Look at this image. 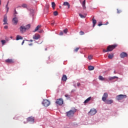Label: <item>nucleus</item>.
I'll use <instances>...</instances> for the list:
<instances>
[{"label":"nucleus","mask_w":128,"mask_h":128,"mask_svg":"<svg viewBox=\"0 0 128 128\" xmlns=\"http://www.w3.org/2000/svg\"><path fill=\"white\" fill-rule=\"evenodd\" d=\"M24 44V40L22 41V44Z\"/></svg>","instance_id":"nucleus-45"},{"label":"nucleus","mask_w":128,"mask_h":128,"mask_svg":"<svg viewBox=\"0 0 128 128\" xmlns=\"http://www.w3.org/2000/svg\"><path fill=\"white\" fill-rule=\"evenodd\" d=\"M102 23H100V24H98V26H102Z\"/></svg>","instance_id":"nucleus-43"},{"label":"nucleus","mask_w":128,"mask_h":128,"mask_svg":"<svg viewBox=\"0 0 128 128\" xmlns=\"http://www.w3.org/2000/svg\"><path fill=\"white\" fill-rule=\"evenodd\" d=\"M3 22H4L3 24H8V16L6 14H5L4 16Z\"/></svg>","instance_id":"nucleus-12"},{"label":"nucleus","mask_w":128,"mask_h":128,"mask_svg":"<svg viewBox=\"0 0 128 128\" xmlns=\"http://www.w3.org/2000/svg\"><path fill=\"white\" fill-rule=\"evenodd\" d=\"M90 100H92V97L88 98L86 100H85L84 104H88V102Z\"/></svg>","instance_id":"nucleus-24"},{"label":"nucleus","mask_w":128,"mask_h":128,"mask_svg":"<svg viewBox=\"0 0 128 128\" xmlns=\"http://www.w3.org/2000/svg\"><path fill=\"white\" fill-rule=\"evenodd\" d=\"M126 56H128V54L126 52H122L120 54V58H124Z\"/></svg>","instance_id":"nucleus-11"},{"label":"nucleus","mask_w":128,"mask_h":128,"mask_svg":"<svg viewBox=\"0 0 128 128\" xmlns=\"http://www.w3.org/2000/svg\"><path fill=\"white\" fill-rule=\"evenodd\" d=\"M66 80H68V77H66V75L64 74L62 76V82H66Z\"/></svg>","instance_id":"nucleus-18"},{"label":"nucleus","mask_w":128,"mask_h":128,"mask_svg":"<svg viewBox=\"0 0 128 128\" xmlns=\"http://www.w3.org/2000/svg\"><path fill=\"white\" fill-rule=\"evenodd\" d=\"M60 8H62V6H60Z\"/></svg>","instance_id":"nucleus-53"},{"label":"nucleus","mask_w":128,"mask_h":128,"mask_svg":"<svg viewBox=\"0 0 128 128\" xmlns=\"http://www.w3.org/2000/svg\"><path fill=\"white\" fill-rule=\"evenodd\" d=\"M96 114V109L95 108L91 109L88 112V114H89V116H94Z\"/></svg>","instance_id":"nucleus-7"},{"label":"nucleus","mask_w":128,"mask_h":128,"mask_svg":"<svg viewBox=\"0 0 128 128\" xmlns=\"http://www.w3.org/2000/svg\"><path fill=\"white\" fill-rule=\"evenodd\" d=\"M52 6L53 10H54V8H56V3H54V2H52Z\"/></svg>","instance_id":"nucleus-28"},{"label":"nucleus","mask_w":128,"mask_h":128,"mask_svg":"<svg viewBox=\"0 0 128 128\" xmlns=\"http://www.w3.org/2000/svg\"><path fill=\"white\" fill-rule=\"evenodd\" d=\"M56 104L58 106H62L64 104V100L62 98H58L56 100Z\"/></svg>","instance_id":"nucleus-5"},{"label":"nucleus","mask_w":128,"mask_h":128,"mask_svg":"<svg viewBox=\"0 0 128 128\" xmlns=\"http://www.w3.org/2000/svg\"><path fill=\"white\" fill-rule=\"evenodd\" d=\"M117 46V44L108 46L107 48L109 52H112V50H114V48H116Z\"/></svg>","instance_id":"nucleus-3"},{"label":"nucleus","mask_w":128,"mask_h":128,"mask_svg":"<svg viewBox=\"0 0 128 128\" xmlns=\"http://www.w3.org/2000/svg\"><path fill=\"white\" fill-rule=\"evenodd\" d=\"M8 2H10V1H8L7 2V4L6 6V12H8V10H10V8H8Z\"/></svg>","instance_id":"nucleus-25"},{"label":"nucleus","mask_w":128,"mask_h":128,"mask_svg":"<svg viewBox=\"0 0 128 128\" xmlns=\"http://www.w3.org/2000/svg\"><path fill=\"white\" fill-rule=\"evenodd\" d=\"M64 34H68V28H66L65 30H64Z\"/></svg>","instance_id":"nucleus-36"},{"label":"nucleus","mask_w":128,"mask_h":128,"mask_svg":"<svg viewBox=\"0 0 128 128\" xmlns=\"http://www.w3.org/2000/svg\"><path fill=\"white\" fill-rule=\"evenodd\" d=\"M15 10V14H18V12H16V10Z\"/></svg>","instance_id":"nucleus-47"},{"label":"nucleus","mask_w":128,"mask_h":128,"mask_svg":"<svg viewBox=\"0 0 128 128\" xmlns=\"http://www.w3.org/2000/svg\"><path fill=\"white\" fill-rule=\"evenodd\" d=\"M64 34V32H61L60 33V36H62Z\"/></svg>","instance_id":"nucleus-42"},{"label":"nucleus","mask_w":128,"mask_h":128,"mask_svg":"<svg viewBox=\"0 0 128 128\" xmlns=\"http://www.w3.org/2000/svg\"><path fill=\"white\" fill-rule=\"evenodd\" d=\"M114 78H118V77L116 76H110L108 78L109 80H114Z\"/></svg>","instance_id":"nucleus-19"},{"label":"nucleus","mask_w":128,"mask_h":128,"mask_svg":"<svg viewBox=\"0 0 128 128\" xmlns=\"http://www.w3.org/2000/svg\"><path fill=\"white\" fill-rule=\"evenodd\" d=\"M88 70H94V66H88Z\"/></svg>","instance_id":"nucleus-23"},{"label":"nucleus","mask_w":128,"mask_h":128,"mask_svg":"<svg viewBox=\"0 0 128 128\" xmlns=\"http://www.w3.org/2000/svg\"><path fill=\"white\" fill-rule=\"evenodd\" d=\"M29 42H34V40H29Z\"/></svg>","instance_id":"nucleus-46"},{"label":"nucleus","mask_w":128,"mask_h":128,"mask_svg":"<svg viewBox=\"0 0 128 128\" xmlns=\"http://www.w3.org/2000/svg\"><path fill=\"white\" fill-rule=\"evenodd\" d=\"M42 104L46 108H48V106H50V101H48V100H44L43 102H42Z\"/></svg>","instance_id":"nucleus-6"},{"label":"nucleus","mask_w":128,"mask_h":128,"mask_svg":"<svg viewBox=\"0 0 128 128\" xmlns=\"http://www.w3.org/2000/svg\"><path fill=\"white\" fill-rule=\"evenodd\" d=\"M63 6H67L68 8H70V3H68V2H64L63 4Z\"/></svg>","instance_id":"nucleus-17"},{"label":"nucleus","mask_w":128,"mask_h":128,"mask_svg":"<svg viewBox=\"0 0 128 128\" xmlns=\"http://www.w3.org/2000/svg\"><path fill=\"white\" fill-rule=\"evenodd\" d=\"M80 48H76L74 49V52H78Z\"/></svg>","instance_id":"nucleus-31"},{"label":"nucleus","mask_w":128,"mask_h":128,"mask_svg":"<svg viewBox=\"0 0 128 128\" xmlns=\"http://www.w3.org/2000/svg\"><path fill=\"white\" fill-rule=\"evenodd\" d=\"M82 6L83 10H86V0H84L82 2Z\"/></svg>","instance_id":"nucleus-16"},{"label":"nucleus","mask_w":128,"mask_h":128,"mask_svg":"<svg viewBox=\"0 0 128 128\" xmlns=\"http://www.w3.org/2000/svg\"><path fill=\"white\" fill-rule=\"evenodd\" d=\"M48 50V49L46 48V49H45V50Z\"/></svg>","instance_id":"nucleus-54"},{"label":"nucleus","mask_w":128,"mask_h":128,"mask_svg":"<svg viewBox=\"0 0 128 128\" xmlns=\"http://www.w3.org/2000/svg\"><path fill=\"white\" fill-rule=\"evenodd\" d=\"M54 14L55 16H58V12L57 11H54Z\"/></svg>","instance_id":"nucleus-30"},{"label":"nucleus","mask_w":128,"mask_h":128,"mask_svg":"<svg viewBox=\"0 0 128 128\" xmlns=\"http://www.w3.org/2000/svg\"><path fill=\"white\" fill-rule=\"evenodd\" d=\"M92 24H93V28H94V26H96V19H92Z\"/></svg>","instance_id":"nucleus-22"},{"label":"nucleus","mask_w":128,"mask_h":128,"mask_svg":"<svg viewBox=\"0 0 128 128\" xmlns=\"http://www.w3.org/2000/svg\"><path fill=\"white\" fill-rule=\"evenodd\" d=\"M116 98L117 100H122L124 98H126V95L120 94L116 96Z\"/></svg>","instance_id":"nucleus-4"},{"label":"nucleus","mask_w":128,"mask_h":128,"mask_svg":"<svg viewBox=\"0 0 128 128\" xmlns=\"http://www.w3.org/2000/svg\"><path fill=\"white\" fill-rule=\"evenodd\" d=\"M106 24V25L108 24V22H106V24Z\"/></svg>","instance_id":"nucleus-48"},{"label":"nucleus","mask_w":128,"mask_h":128,"mask_svg":"<svg viewBox=\"0 0 128 128\" xmlns=\"http://www.w3.org/2000/svg\"><path fill=\"white\" fill-rule=\"evenodd\" d=\"M1 42L2 44V46H4V44H6V40H2Z\"/></svg>","instance_id":"nucleus-33"},{"label":"nucleus","mask_w":128,"mask_h":128,"mask_svg":"<svg viewBox=\"0 0 128 128\" xmlns=\"http://www.w3.org/2000/svg\"><path fill=\"white\" fill-rule=\"evenodd\" d=\"M98 78H99L100 80H106V78H103V76H98Z\"/></svg>","instance_id":"nucleus-26"},{"label":"nucleus","mask_w":128,"mask_h":128,"mask_svg":"<svg viewBox=\"0 0 128 128\" xmlns=\"http://www.w3.org/2000/svg\"><path fill=\"white\" fill-rule=\"evenodd\" d=\"M76 108H74L68 112H66V116L70 118H72V116H74V114H76Z\"/></svg>","instance_id":"nucleus-2"},{"label":"nucleus","mask_w":128,"mask_h":128,"mask_svg":"<svg viewBox=\"0 0 128 128\" xmlns=\"http://www.w3.org/2000/svg\"><path fill=\"white\" fill-rule=\"evenodd\" d=\"M104 102H105V104H112L114 102V100H106V101H104Z\"/></svg>","instance_id":"nucleus-13"},{"label":"nucleus","mask_w":128,"mask_h":128,"mask_svg":"<svg viewBox=\"0 0 128 128\" xmlns=\"http://www.w3.org/2000/svg\"><path fill=\"white\" fill-rule=\"evenodd\" d=\"M4 28H5V30H8V26H4Z\"/></svg>","instance_id":"nucleus-40"},{"label":"nucleus","mask_w":128,"mask_h":128,"mask_svg":"<svg viewBox=\"0 0 128 128\" xmlns=\"http://www.w3.org/2000/svg\"><path fill=\"white\" fill-rule=\"evenodd\" d=\"M48 60H50V57H48Z\"/></svg>","instance_id":"nucleus-58"},{"label":"nucleus","mask_w":128,"mask_h":128,"mask_svg":"<svg viewBox=\"0 0 128 128\" xmlns=\"http://www.w3.org/2000/svg\"><path fill=\"white\" fill-rule=\"evenodd\" d=\"M108 94L107 92H105L103 96L102 97V100L103 102H106V98H108Z\"/></svg>","instance_id":"nucleus-8"},{"label":"nucleus","mask_w":128,"mask_h":128,"mask_svg":"<svg viewBox=\"0 0 128 128\" xmlns=\"http://www.w3.org/2000/svg\"><path fill=\"white\" fill-rule=\"evenodd\" d=\"M24 124H26V122H24Z\"/></svg>","instance_id":"nucleus-57"},{"label":"nucleus","mask_w":128,"mask_h":128,"mask_svg":"<svg viewBox=\"0 0 128 128\" xmlns=\"http://www.w3.org/2000/svg\"><path fill=\"white\" fill-rule=\"evenodd\" d=\"M27 122H34V117L33 116H30L28 118H27Z\"/></svg>","instance_id":"nucleus-10"},{"label":"nucleus","mask_w":128,"mask_h":128,"mask_svg":"<svg viewBox=\"0 0 128 128\" xmlns=\"http://www.w3.org/2000/svg\"><path fill=\"white\" fill-rule=\"evenodd\" d=\"M77 86H80V83L78 82V83L77 84Z\"/></svg>","instance_id":"nucleus-44"},{"label":"nucleus","mask_w":128,"mask_h":128,"mask_svg":"<svg viewBox=\"0 0 128 128\" xmlns=\"http://www.w3.org/2000/svg\"><path fill=\"white\" fill-rule=\"evenodd\" d=\"M114 73H115V74H116V70H114Z\"/></svg>","instance_id":"nucleus-56"},{"label":"nucleus","mask_w":128,"mask_h":128,"mask_svg":"<svg viewBox=\"0 0 128 128\" xmlns=\"http://www.w3.org/2000/svg\"><path fill=\"white\" fill-rule=\"evenodd\" d=\"M74 92V90H72L71 92Z\"/></svg>","instance_id":"nucleus-55"},{"label":"nucleus","mask_w":128,"mask_h":128,"mask_svg":"<svg viewBox=\"0 0 128 128\" xmlns=\"http://www.w3.org/2000/svg\"><path fill=\"white\" fill-rule=\"evenodd\" d=\"M5 62L8 64H14V62L12 59H7L5 60Z\"/></svg>","instance_id":"nucleus-15"},{"label":"nucleus","mask_w":128,"mask_h":128,"mask_svg":"<svg viewBox=\"0 0 128 128\" xmlns=\"http://www.w3.org/2000/svg\"><path fill=\"white\" fill-rule=\"evenodd\" d=\"M30 24H28L26 26H21L19 30L20 34H24L27 30H30Z\"/></svg>","instance_id":"nucleus-1"},{"label":"nucleus","mask_w":128,"mask_h":128,"mask_svg":"<svg viewBox=\"0 0 128 128\" xmlns=\"http://www.w3.org/2000/svg\"><path fill=\"white\" fill-rule=\"evenodd\" d=\"M40 38V34H34V36H33V39L34 40H38Z\"/></svg>","instance_id":"nucleus-14"},{"label":"nucleus","mask_w":128,"mask_h":128,"mask_svg":"<svg viewBox=\"0 0 128 128\" xmlns=\"http://www.w3.org/2000/svg\"><path fill=\"white\" fill-rule=\"evenodd\" d=\"M51 24H52V26H54V23H52Z\"/></svg>","instance_id":"nucleus-49"},{"label":"nucleus","mask_w":128,"mask_h":128,"mask_svg":"<svg viewBox=\"0 0 128 128\" xmlns=\"http://www.w3.org/2000/svg\"><path fill=\"white\" fill-rule=\"evenodd\" d=\"M65 98H70V96L68 94H66L64 95Z\"/></svg>","instance_id":"nucleus-38"},{"label":"nucleus","mask_w":128,"mask_h":128,"mask_svg":"<svg viewBox=\"0 0 128 128\" xmlns=\"http://www.w3.org/2000/svg\"><path fill=\"white\" fill-rule=\"evenodd\" d=\"M23 38L22 36L20 35H17L16 38V40H22Z\"/></svg>","instance_id":"nucleus-21"},{"label":"nucleus","mask_w":128,"mask_h":128,"mask_svg":"<svg viewBox=\"0 0 128 128\" xmlns=\"http://www.w3.org/2000/svg\"><path fill=\"white\" fill-rule=\"evenodd\" d=\"M12 22H13V24L16 26L18 24V19L16 17H14L12 18Z\"/></svg>","instance_id":"nucleus-9"},{"label":"nucleus","mask_w":128,"mask_h":128,"mask_svg":"<svg viewBox=\"0 0 128 128\" xmlns=\"http://www.w3.org/2000/svg\"><path fill=\"white\" fill-rule=\"evenodd\" d=\"M2 4V1L0 0V6Z\"/></svg>","instance_id":"nucleus-50"},{"label":"nucleus","mask_w":128,"mask_h":128,"mask_svg":"<svg viewBox=\"0 0 128 128\" xmlns=\"http://www.w3.org/2000/svg\"><path fill=\"white\" fill-rule=\"evenodd\" d=\"M120 12H122V10L117 9V14H120Z\"/></svg>","instance_id":"nucleus-37"},{"label":"nucleus","mask_w":128,"mask_h":128,"mask_svg":"<svg viewBox=\"0 0 128 128\" xmlns=\"http://www.w3.org/2000/svg\"><path fill=\"white\" fill-rule=\"evenodd\" d=\"M38 32H40V34H42V32H44V30H40L39 31H38Z\"/></svg>","instance_id":"nucleus-41"},{"label":"nucleus","mask_w":128,"mask_h":128,"mask_svg":"<svg viewBox=\"0 0 128 128\" xmlns=\"http://www.w3.org/2000/svg\"><path fill=\"white\" fill-rule=\"evenodd\" d=\"M88 60H92V56L90 55L88 56Z\"/></svg>","instance_id":"nucleus-35"},{"label":"nucleus","mask_w":128,"mask_h":128,"mask_svg":"<svg viewBox=\"0 0 128 128\" xmlns=\"http://www.w3.org/2000/svg\"><path fill=\"white\" fill-rule=\"evenodd\" d=\"M40 28H42V25L38 26L36 27V28H35V30H34V32H38V30H40Z\"/></svg>","instance_id":"nucleus-20"},{"label":"nucleus","mask_w":128,"mask_h":128,"mask_svg":"<svg viewBox=\"0 0 128 128\" xmlns=\"http://www.w3.org/2000/svg\"><path fill=\"white\" fill-rule=\"evenodd\" d=\"M79 16L80 18H86V16L82 14H79Z\"/></svg>","instance_id":"nucleus-29"},{"label":"nucleus","mask_w":128,"mask_h":128,"mask_svg":"<svg viewBox=\"0 0 128 128\" xmlns=\"http://www.w3.org/2000/svg\"><path fill=\"white\" fill-rule=\"evenodd\" d=\"M46 6L47 9L48 10V6Z\"/></svg>","instance_id":"nucleus-52"},{"label":"nucleus","mask_w":128,"mask_h":128,"mask_svg":"<svg viewBox=\"0 0 128 128\" xmlns=\"http://www.w3.org/2000/svg\"><path fill=\"white\" fill-rule=\"evenodd\" d=\"M32 44H29L28 45L30 46H32Z\"/></svg>","instance_id":"nucleus-51"},{"label":"nucleus","mask_w":128,"mask_h":128,"mask_svg":"<svg viewBox=\"0 0 128 128\" xmlns=\"http://www.w3.org/2000/svg\"><path fill=\"white\" fill-rule=\"evenodd\" d=\"M114 58V54H110L108 56V58L112 60Z\"/></svg>","instance_id":"nucleus-27"},{"label":"nucleus","mask_w":128,"mask_h":128,"mask_svg":"<svg viewBox=\"0 0 128 128\" xmlns=\"http://www.w3.org/2000/svg\"><path fill=\"white\" fill-rule=\"evenodd\" d=\"M109 52L108 50V48H107V50H103V52Z\"/></svg>","instance_id":"nucleus-39"},{"label":"nucleus","mask_w":128,"mask_h":128,"mask_svg":"<svg viewBox=\"0 0 128 128\" xmlns=\"http://www.w3.org/2000/svg\"><path fill=\"white\" fill-rule=\"evenodd\" d=\"M80 36H84V32L82 31H80Z\"/></svg>","instance_id":"nucleus-34"},{"label":"nucleus","mask_w":128,"mask_h":128,"mask_svg":"<svg viewBox=\"0 0 128 128\" xmlns=\"http://www.w3.org/2000/svg\"><path fill=\"white\" fill-rule=\"evenodd\" d=\"M22 6L24 8H28V5L26 4H24L22 5Z\"/></svg>","instance_id":"nucleus-32"}]
</instances>
